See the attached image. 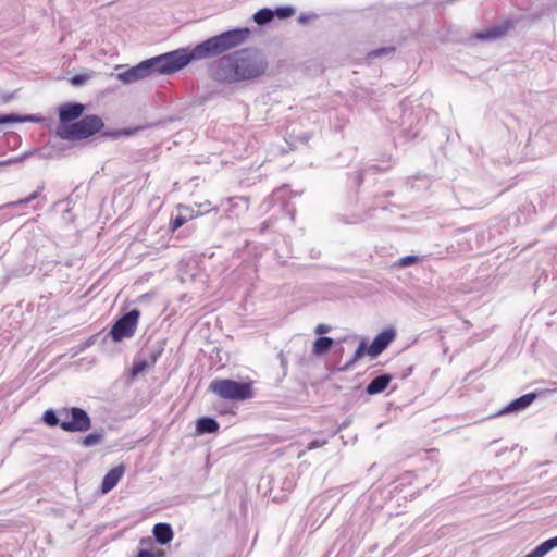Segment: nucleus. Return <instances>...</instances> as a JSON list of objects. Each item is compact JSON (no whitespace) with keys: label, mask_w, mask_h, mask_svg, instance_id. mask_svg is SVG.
I'll return each mask as SVG.
<instances>
[{"label":"nucleus","mask_w":557,"mask_h":557,"mask_svg":"<svg viewBox=\"0 0 557 557\" xmlns=\"http://www.w3.org/2000/svg\"><path fill=\"white\" fill-rule=\"evenodd\" d=\"M85 110V106L79 102H66L59 107V121L60 124L57 128V133L65 126H70L73 122H76L82 116Z\"/></svg>","instance_id":"obj_8"},{"label":"nucleus","mask_w":557,"mask_h":557,"mask_svg":"<svg viewBox=\"0 0 557 557\" xmlns=\"http://www.w3.org/2000/svg\"><path fill=\"white\" fill-rule=\"evenodd\" d=\"M140 310L134 308L120 317L112 325L109 334L114 342H121L124 338H129L135 334Z\"/></svg>","instance_id":"obj_7"},{"label":"nucleus","mask_w":557,"mask_h":557,"mask_svg":"<svg viewBox=\"0 0 557 557\" xmlns=\"http://www.w3.org/2000/svg\"><path fill=\"white\" fill-rule=\"evenodd\" d=\"M273 17L274 12L272 9L269 8H262L258 10L252 16L255 23H257L258 25H265L270 23L273 20Z\"/></svg>","instance_id":"obj_20"},{"label":"nucleus","mask_w":557,"mask_h":557,"mask_svg":"<svg viewBox=\"0 0 557 557\" xmlns=\"http://www.w3.org/2000/svg\"><path fill=\"white\" fill-rule=\"evenodd\" d=\"M125 468L123 465H119L107 472L102 479L101 492L103 494L109 493L113 490L124 474Z\"/></svg>","instance_id":"obj_11"},{"label":"nucleus","mask_w":557,"mask_h":557,"mask_svg":"<svg viewBox=\"0 0 557 557\" xmlns=\"http://www.w3.org/2000/svg\"><path fill=\"white\" fill-rule=\"evenodd\" d=\"M137 557H157V555L149 549H140Z\"/></svg>","instance_id":"obj_37"},{"label":"nucleus","mask_w":557,"mask_h":557,"mask_svg":"<svg viewBox=\"0 0 557 557\" xmlns=\"http://www.w3.org/2000/svg\"><path fill=\"white\" fill-rule=\"evenodd\" d=\"M152 533L156 541L161 545L169 544L174 536L172 527L165 522H159L154 524Z\"/></svg>","instance_id":"obj_14"},{"label":"nucleus","mask_w":557,"mask_h":557,"mask_svg":"<svg viewBox=\"0 0 557 557\" xmlns=\"http://www.w3.org/2000/svg\"><path fill=\"white\" fill-rule=\"evenodd\" d=\"M219 423L211 417H201L197 420L196 432L198 434H210L219 430Z\"/></svg>","instance_id":"obj_15"},{"label":"nucleus","mask_w":557,"mask_h":557,"mask_svg":"<svg viewBox=\"0 0 557 557\" xmlns=\"http://www.w3.org/2000/svg\"><path fill=\"white\" fill-rule=\"evenodd\" d=\"M131 134H133L132 131L123 129V131H117V132H113V133H106L104 135L106 136H111V137H117L120 135H131Z\"/></svg>","instance_id":"obj_36"},{"label":"nucleus","mask_w":557,"mask_h":557,"mask_svg":"<svg viewBox=\"0 0 557 557\" xmlns=\"http://www.w3.org/2000/svg\"><path fill=\"white\" fill-rule=\"evenodd\" d=\"M394 51H395L394 47L379 48V49L370 51L368 53V58L374 59V58H380V57H383V55H389V54H393Z\"/></svg>","instance_id":"obj_26"},{"label":"nucleus","mask_w":557,"mask_h":557,"mask_svg":"<svg viewBox=\"0 0 557 557\" xmlns=\"http://www.w3.org/2000/svg\"><path fill=\"white\" fill-rule=\"evenodd\" d=\"M42 189H44V187L41 186L37 190L32 193L28 197L8 203V207L15 208V207H20V206H25V205L29 203L30 201L35 200L36 198H38Z\"/></svg>","instance_id":"obj_23"},{"label":"nucleus","mask_w":557,"mask_h":557,"mask_svg":"<svg viewBox=\"0 0 557 557\" xmlns=\"http://www.w3.org/2000/svg\"><path fill=\"white\" fill-rule=\"evenodd\" d=\"M60 416L63 418L60 428L65 432H85L91 428L90 417L79 407L63 408Z\"/></svg>","instance_id":"obj_6"},{"label":"nucleus","mask_w":557,"mask_h":557,"mask_svg":"<svg viewBox=\"0 0 557 557\" xmlns=\"http://www.w3.org/2000/svg\"><path fill=\"white\" fill-rule=\"evenodd\" d=\"M38 119L35 115H20L15 113L0 114V125L9 123H21V122H36Z\"/></svg>","instance_id":"obj_18"},{"label":"nucleus","mask_w":557,"mask_h":557,"mask_svg":"<svg viewBox=\"0 0 557 557\" xmlns=\"http://www.w3.org/2000/svg\"><path fill=\"white\" fill-rule=\"evenodd\" d=\"M62 417L60 416V412L57 413L53 409H48L44 412L42 421L48 426H60V423H62Z\"/></svg>","instance_id":"obj_22"},{"label":"nucleus","mask_w":557,"mask_h":557,"mask_svg":"<svg viewBox=\"0 0 557 557\" xmlns=\"http://www.w3.org/2000/svg\"><path fill=\"white\" fill-rule=\"evenodd\" d=\"M393 375L388 373H382L370 381L366 387L368 395H377L384 392L388 384L392 382Z\"/></svg>","instance_id":"obj_13"},{"label":"nucleus","mask_w":557,"mask_h":557,"mask_svg":"<svg viewBox=\"0 0 557 557\" xmlns=\"http://www.w3.org/2000/svg\"><path fill=\"white\" fill-rule=\"evenodd\" d=\"M103 127L102 120L95 114L85 115L81 120L73 122L58 132V136L66 140H81L88 138Z\"/></svg>","instance_id":"obj_3"},{"label":"nucleus","mask_w":557,"mask_h":557,"mask_svg":"<svg viewBox=\"0 0 557 557\" xmlns=\"http://www.w3.org/2000/svg\"><path fill=\"white\" fill-rule=\"evenodd\" d=\"M536 398L535 393H529L525 395H522L515 400H512L510 404H508L504 409L499 411V414H505L509 412H516L521 411L528 408Z\"/></svg>","instance_id":"obj_12"},{"label":"nucleus","mask_w":557,"mask_h":557,"mask_svg":"<svg viewBox=\"0 0 557 557\" xmlns=\"http://www.w3.org/2000/svg\"><path fill=\"white\" fill-rule=\"evenodd\" d=\"M347 424H348V422H343V423L341 424V426L338 428V430H342V429H343V428H345Z\"/></svg>","instance_id":"obj_39"},{"label":"nucleus","mask_w":557,"mask_h":557,"mask_svg":"<svg viewBox=\"0 0 557 557\" xmlns=\"http://www.w3.org/2000/svg\"><path fill=\"white\" fill-rule=\"evenodd\" d=\"M546 554L542 549L540 545H537L533 550L527 554L524 557H544Z\"/></svg>","instance_id":"obj_33"},{"label":"nucleus","mask_w":557,"mask_h":557,"mask_svg":"<svg viewBox=\"0 0 557 557\" xmlns=\"http://www.w3.org/2000/svg\"><path fill=\"white\" fill-rule=\"evenodd\" d=\"M90 77H91V75L88 73L77 74V75L72 76L70 82L73 86L79 87V86L84 85Z\"/></svg>","instance_id":"obj_28"},{"label":"nucleus","mask_w":557,"mask_h":557,"mask_svg":"<svg viewBox=\"0 0 557 557\" xmlns=\"http://www.w3.org/2000/svg\"><path fill=\"white\" fill-rule=\"evenodd\" d=\"M235 52L239 83L263 75L268 67L264 55L256 49H240Z\"/></svg>","instance_id":"obj_2"},{"label":"nucleus","mask_w":557,"mask_h":557,"mask_svg":"<svg viewBox=\"0 0 557 557\" xmlns=\"http://www.w3.org/2000/svg\"><path fill=\"white\" fill-rule=\"evenodd\" d=\"M209 391L223 399L245 400L252 396L251 385L230 379L213 380Z\"/></svg>","instance_id":"obj_5"},{"label":"nucleus","mask_w":557,"mask_h":557,"mask_svg":"<svg viewBox=\"0 0 557 557\" xmlns=\"http://www.w3.org/2000/svg\"><path fill=\"white\" fill-rule=\"evenodd\" d=\"M507 26H494L485 32H481L476 35V37L481 40H494L500 38L507 33Z\"/></svg>","instance_id":"obj_17"},{"label":"nucleus","mask_w":557,"mask_h":557,"mask_svg":"<svg viewBox=\"0 0 557 557\" xmlns=\"http://www.w3.org/2000/svg\"><path fill=\"white\" fill-rule=\"evenodd\" d=\"M104 438V430L99 429L94 431L92 433H89L85 437L82 438V445L84 447H92L95 445L100 444Z\"/></svg>","instance_id":"obj_19"},{"label":"nucleus","mask_w":557,"mask_h":557,"mask_svg":"<svg viewBox=\"0 0 557 557\" xmlns=\"http://www.w3.org/2000/svg\"><path fill=\"white\" fill-rule=\"evenodd\" d=\"M163 351L162 347H148L145 350V354H147V360L149 361L150 366H153L157 360L160 358L161 354Z\"/></svg>","instance_id":"obj_24"},{"label":"nucleus","mask_w":557,"mask_h":557,"mask_svg":"<svg viewBox=\"0 0 557 557\" xmlns=\"http://www.w3.org/2000/svg\"><path fill=\"white\" fill-rule=\"evenodd\" d=\"M250 30L246 27L235 28L212 36L194 48H180L143 61L149 75L173 74L191 61L220 55L243 44Z\"/></svg>","instance_id":"obj_1"},{"label":"nucleus","mask_w":557,"mask_h":557,"mask_svg":"<svg viewBox=\"0 0 557 557\" xmlns=\"http://www.w3.org/2000/svg\"><path fill=\"white\" fill-rule=\"evenodd\" d=\"M330 331V326L326 324H319L315 329L317 334H324Z\"/></svg>","instance_id":"obj_38"},{"label":"nucleus","mask_w":557,"mask_h":557,"mask_svg":"<svg viewBox=\"0 0 557 557\" xmlns=\"http://www.w3.org/2000/svg\"><path fill=\"white\" fill-rule=\"evenodd\" d=\"M395 337L396 331L394 327L385 329L373 338L368 347V355L371 358H376L389 346Z\"/></svg>","instance_id":"obj_9"},{"label":"nucleus","mask_w":557,"mask_h":557,"mask_svg":"<svg viewBox=\"0 0 557 557\" xmlns=\"http://www.w3.org/2000/svg\"><path fill=\"white\" fill-rule=\"evenodd\" d=\"M368 347H369V346H368L367 341H366V339H362V341L359 343V345H358V347H357V349H356V351H355V354H354V356H352L351 360H349V361L344 366L343 370H349V369H350V368H351V367H352V366H354V364H355L359 359H361L366 354H368Z\"/></svg>","instance_id":"obj_21"},{"label":"nucleus","mask_w":557,"mask_h":557,"mask_svg":"<svg viewBox=\"0 0 557 557\" xmlns=\"http://www.w3.org/2000/svg\"><path fill=\"white\" fill-rule=\"evenodd\" d=\"M147 77H150V75L148 71H146L143 61L135 66L117 73V79L124 84H132Z\"/></svg>","instance_id":"obj_10"},{"label":"nucleus","mask_w":557,"mask_h":557,"mask_svg":"<svg viewBox=\"0 0 557 557\" xmlns=\"http://www.w3.org/2000/svg\"><path fill=\"white\" fill-rule=\"evenodd\" d=\"M552 539L554 540L555 545L557 546V535H556V536H554V537H552Z\"/></svg>","instance_id":"obj_40"},{"label":"nucleus","mask_w":557,"mask_h":557,"mask_svg":"<svg viewBox=\"0 0 557 557\" xmlns=\"http://www.w3.org/2000/svg\"><path fill=\"white\" fill-rule=\"evenodd\" d=\"M186 218L183 216V215H177L176 218L172 219L170 221V230L172 232H175L176 230H178L181 226H183L185 223H186Z\"/></svg>","instance_id":"obj_29"},{"label":"nucleus","mask_w":557,"mask_h":557,"mask_svg":"<svg viewBox=\"0 0 557 557\" xmlns=\"http://www.w3.org/2000/svg\"><path fill=\"white\" fill-rule=\"evenodd\" d=\"M324 444H326V441H325V440H322V441H320V440H314V441H311V442L308 444L307 448H308L309 450H311V449H314V448L321 447V446H323Z\"/></svg>","instance_id":"obj_35"},{"label":"nucleus","mask_w":557,"mask_h":557,"mask_svg":"<svg viewBox=\"0 0 557 557\" xmlns=\"http://www.w3.org/2000/svg\"><path fill=\"white\" fill-rule=\"evenodd\" d=\"M333 344H334L333 338L327 337V336H320L313 343L312 352L315 356H322V355L326 354L332 348Z\"/></svg>","instance_id":"obj_16"},{"label":"nucleus","mask_w":557,"mask_h":557,"mask_svg":"<svg viewBox=\"0 0 557 557\" xmlns=\"http://www.w3.org/2000/svg\"><path fill=\"white\" fill-rule=\"evenodd\" d=\"M274 16H277L281 20L288 18L295 14V9L290 5L278 7L273 10Z\"/></svg>","instance_id":"obj_25"},{"label":"nucleus","mask_w":557,"mask_h":557,"mask_svg":"<svg viewBox=\"0 0 557 557\" xmlns=\"http://www.w3.org/2000/svg\"><path fill=\"white\" fill-rule=\"evenodd\" d=\"M545 554H548L552 549L557 547L554 540L550 537L540 544Z\"/></svg>","instance_id":"obj_32"},{"label":"nucleus","mask_w":557,"mask_h":557,"mask_svg":"<svg viewBox=\"0 0 557 557\" xmlns=\"http://www.w3.org/2000/svg\"><path fill=\"white\" fill-rule=\"evenodd\" d=\"M30 154H32V152H25V153H23V154H21L18 157H14V158H10V159L4 160V161H0V168L4 166V165H8V164L22 162V161H24Z\"/></svg>","instance_id":"obj_30"},{"label":"nucleus","mask_w":557,"mask_h":557,"mask_svg":"<svg viewBox=\"0 0 557 557\" xmlns=\"http://www.w3.org/2000/svg\"><path fill=\"white\" fill-rule=\"evenodd\" d=\"M417 261H418V257L410 255V256L403 257L399 260V265L400 267H409V265L416 263Z\"/></svg>","instance_id":"obj_31"},{"label":"nucleus","mask_w":557,"mask_h":557,"mask_svg":"<svg viewBox=\"0 0 557 557\" xmlns=\"http://www.w3.org/2000/svg\"><path fill=\"white\" fill-rule=\"evenodd\" d=\"M546 554L542 549L540 545H537L533 550L527 554L524 557H544Z\"/></svg>","instance_id":"obj_34"},{"label":"nucleus","mask_w":557,"mask_h":557,"mask_svg":"<svg viewBox=\"0 0 557 557\" xmlns=\"http://www.w3.org/2000/svg\"><path fill=\"white\" fill-rule=\"evenodd\" d=\"M148 367H151V366L149 364V361L147 359L135 361L132 367L133 376L138 375L139 373L145 371Z\"/></svg>","instance_id":"obj_27"},{"label":"nucleus","mask_w":557,"mask_h":557,"mask_svg":"<svg viewBox=\"0 0 557 557\" xmlns=\"http://www.w3.org/2000/svg\"><path fill=\"white\" fill-rule=\"evenodd\" d=\"M235 52L225 54L208 66L209 77L219 84L239 83Z\"/></svg>","instance_id":"obj_4"}]
</instances>
